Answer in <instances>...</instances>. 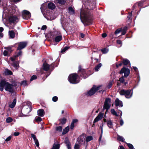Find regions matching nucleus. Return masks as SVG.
<instances>
[{
	"label": "nucleus",
	"mask_w": 149,
	"mask_h": 149,
	"mask_svg": "<svg viewBox=\"0 0 149 149\" xmlns=\"http://www.w3.org/2000/svg\"><path fill=\"white\" fill-rule=\"evenodd\" d=\"M6 90L10 92H13L16 87L14 85L9 84L4 80H2L0 83V90L3 91L4 87Z\"/></svg>",
	"instance_id": "1"
},
{
	"label": "nucleus",
	"mask_w": 149,
	"mask_h": 149,
	"mask_svg": "<svg viewBox=\"0 0 149 149\" xmlns=\"http://www.w3.org/2000/svg\"><path fill=\"white\" fill-rule=\"evenodd\" d=\"M78 76L77 74H70L68 77V80L69 82L72 84H77L78 82L77 80V78Z\"/></svg>",
	"instance_id": "2"
},
{
	"label": "nucleus",
	"mask_w": 149,
	"mask_h": 149,
	"mask_svg": "<svg viewBox=\"0 0 149 149\" xmlns=\"http://www.w3.org/2000/svg\"><path fill=\"white\" fill-rule=\"evenodd\" d=\"M119 73L120 74L124 73V77H128L130 74V70L127 68L123 67L120 71Z\"/></svg>",
	"instance_id": "3"
},
{
	"label": "nucleus",
	"mask_w": 149,
	"mask_h": 149,
	"mask_svg": "<svg viewBox=\"0 0 149 149\" xmlns=\"http://www.w3.org/2000/svg\"><path fill=\"white\" fill-rule=\"evenodd\" d=\"M9 20L11 23H14L17 22L19 20V19L16 15H12L9 17Z\"/></svg>",
	"instance_id": "4"
},
{
	"label": "nucleus",
	"mask_w": 149,
	"mask_h": 149,
	"mask_svg": "<svg viewBox=\"0 0 149 149\" xmlns=\"http://www.w3.org/2000/svg\"><path fill=\"white\" fill-rule=\"evenodd\" d=\"M22 16L23 18L25 19H28L31 17L30 13L26 10H24L22 12Z\"/></svg>",
	"instance_id": "5"
},
{
	"label": "nucleus",
	"mask_w": 149,
	"mask_h": 149,
	"mask_svg": "<svg viewBox=\"0 0 149 149\" xmlns=\"http://www.w3.org/2000/svg\"><path fill=\"white\" fill-rule=\"evenodd\" d=\"M29 110V109L28 108L26 109H22L21 111V113L19 114V116L20 117L27 116V114L29 113L27 112V111H28Z\"/></svg>",
	"instance_id": "6"
},
{
	"label": "nucleus",
	"mask_w": 149,
	"mask_h": 149,
	"mask_svg": "<svg viewBox=\"0 0 149 149\" xmlns=\"http://www.w3.org/2000/svg\"><path fill=\"white\" fill-rule=\"evenodd\" d=\"M101 86H97L93 85L91 89L88 92V93H95L97 92V91L100 89Z\"/></svg>",
	"instance_id": "7"
},
{
	"label": "nucleus",
	"mask_w": 149,
	"mask_h": 149,
	"mask_svg": "<svg viewBox=\"0 0 149 149\" xmlns=\"http://www.w3.org/2000/svg\"><path fill=\"white\" fill-rule=\"evenodd\" d=\"M55 33L56 35H58L55 38V41L56 42H59L62 39V36L61 35V33L60 31H56Z\"/></svg>",
	"instance_id": "8"
},
{
	"label": "nucleus",
	"mask_w": 149,
	"mask_h": 149,
	"mask_svg": "<svg viewBox=\"0 0 149 149\" xmlns=\"http://www.w3.org/2000/svg\"><path fill=\"white\" fill-rule=\"evenodd\" d=\"M85 138L84 136L81 135L77 138V141L78 142V143L79 144H84L85 143Z\"/></svg>",
	"instance_id": "9"
},
{
	"label": "nucleus",
	"mask_w": 149,
	"mask_h": 149,
	"mask_svg": "<svg viewBox=\"0 0 149 149\" xmlns=\"http://www.w3.org/2000/svg\"><path fill=\"white\" fill-rule=\"evenodd\" d=\"M114 104L116 107L119 106V107H121L123 106L122 102L118 98H116V99Z\"/></svg>",
	"instance_id": "10"
},
{
	"label": "nucleus",
	"mask_w": 149,
	"mask_h": 149,
	"mask_svg": "<svg viewBox=\"0 0 149 149\" xmlns=\"http://www.w3.org/2000/svg\"><path fill=\"white\" fill-rule=\"evenodd\" d=\"M103 113L101 112L99 113L97 116L95 118L93 121V123H96L98 121L101 120L102 118Z\"/></svg>",
	"instance_id": "11"
},
{
	"label": "nucleus",
	"mask_w": 149,
	"mask_h": 149,
	"mask_svg": "<svg viewBox=\"0 0 149 149\" xmlns=\"http://www.w3.org/2000/svg\"><path fill=\"white\" fill-rule=\"evenodd\" d=\"M64 143L66 144L68 149H71V144L68 137H66L65 138Z\"/></svg>",
	"instance_id": "12"
},
{
	"label": "nucleus",
	"mask_w": 149,
	"mask_h": 149,
	"mask_svg": "<svg viewBox=\"0 0 149 149\" xmlns=\"http://www.w3.org/2000/svg\"><path fill=\"white\" fill-rule=\"evenodd\" d=\"M26 43L25 42H21L19 43L18 47L17 48L18 50H21L24 48L26 46Z\"/></svg>",
	"instance_id": "13"
},
{
	"label": "nucleus",
	"mask_w": 149,
	"mask_h": 149,
	"mask_svg": "<svg viewBox=\"0 0 149 149\" xmlns=\"http://www.w3.org/2000/svg\"><path fill=\"white\" fill-rule=\"evenodd\" d=\"M18 52H16L15 54L13 57L10 58V59L12 61H13L16 60V57L21 55L22 54V51L20 50Z\"/></svg>",
	"instance_id": "14"
},
{
	"label": "nucleus",
	"mask_w": 149,
	"mask_h": 149,
	"mask_svg": "<svg viewBox=\"0 0 149 149\" xmlns=\"http://www.w3.org/2000/svg\"><path fill=\"white\" fill-rule=\"evenodd\" d=\"M38 115L40 116H43L45 114V112L44 110L42 109H40L38 110L37 111Z\"/></svg>",
	"instance_id": "15"
},
{
	"label": "nucleus",
	"mask_w": 149,
	"mask_h": 149,
	"mask_svg": "<svg viewBox=\"0 0 149 149\" xmlns=\"http://www.w3.org/2000/svg\"><path fill=\"white\" fill-rule=\"evenodd\" d=\"M80 17H81L84 18V19H86L88 17L87 13L84 11L81 10L80 13Z\"/></svg>",
	"instance_id": "16"
},
{
	"label": "nucleus",
	"mask_w": 149,
	"mask_h": 149,
	"mask_svg": "<svg viewBox=\"0 0 149 149\" xmlns=\"http://www.w3.org/2000/svg\"><path fill=\"white\" fill-rule=\"evenodd\" d=\"M69 13L71 15H73L75 13L74 8V7H69L68 8Z\"/></svg>",
	"instance_id": "17"
},
{
	"label": "nucleus",
	"mask_w": 149,
	"mask_h": 149,
	"mask_svg": "<svg viewBox=\"0 0 149 149\" xmlns=\"http://www.w3.org/2000/svg\"><path fill=\"white\" fill-rule=\"evenodd\" d=\"M55 7V5L54 3L51 2L48 3V8L52 10L54 9Z\"/></svg>",
	"instance_id": "18"
},
{
	"label": "nucleus",
	"mask_w": 149,
	"mask_h": 149,
	"mask_svg": "<svg viewBox=\"0 0 149 149\" xmlns=\"http://www.w3.org/2000/svg\"><path fill=\"white\" fill-rule=\"evenodd\" d=\"M78 122L77 119H75L72 120V121L70 125V128L71 129H73L74 127V124Z\"/></svg>",
	"instance_id": "19"
},
{
	"label": "nucleus",
	"mask_w": 149,
	"mask_h": 149,
	"mask_svg": "<svg viewBox=\"0 0 149 149\" xmlns=\"http://www.w3.org/2000/svg\"><path fill=\"white\" fill-rule=\"evenodd\" d=\"M17 101V100L16 99H13V101L12 103L9 105V107L11 108H13L15 105Z\"/></svg>",
	"instance_id": "20"
},
{
	"label": "nucleus",
	"mask_w": 149,
	"mask_h": 149,
	"mask_svg": "<svg viewBox=\"0 0 149 149\" xmlns=\"http://www.w3.org/2000/svg\"><path fill=\"white\" fill-rule=\"evenodd\" d=\"M49 65L47 63H45L43 64V69L45 71H47L49 70Z\"/></svg>",
	"instance_id": "21"
},
{
	"label": "nucleus",
	"mask_w": 149,
	"mask_h": 149,
	"mask_svg": "<svg viewBox=\"0 0 149 149\" xmlns=\"http://www.w3.org/2000/svg\"><path fill=\"white\" fill-rule=\"evenodd\" d=\"M70 129L69 126H68L66 127L63 130V131L62 133V134L63 135L67 133L69 131V130Z\"/></svg>",
	"instance_id": "22"
},
{
	"label": "nucleus",
	"mask_w": 149,
	"mask_h": 149,
	"mask_svg": "<svg viewBox=\"0 0 149 149\" xmlns=\"http://www.w3.org/2000/svg\"><path fill=\"white\" fill-rule=\"evenodd\" d=\"M60 147V145L58 143H54L51 149H59Z\"/></svg>",
	"instance_id": "23"
},
{
	"label": "nucleus",
	"mask_w": 149,
	"mask_h": 149,
	"mask_svg": "<svg viewBox=\"0 0 149 149\" xmlns=\"http://www.w3.org/2000/svg\"><path fill=\"white\" fill-rule=\"evenodd\" d=\"M110 105L109 104H104L103 109H106V111H107L110 108Z\"/></svg>",
	"instance_id": "24"
},
{
	"label": "nucleus",
	"mask_w": 149,
	"mask_h": 149,
	"mask_svg": "<svg viewBox=\"0 0 149 149\" xmlns=\"http://www.w3.org/2000/svg\"><path fill=\"white\" fill-rule=\"evenodd\" d=\"M120 93H132L133 92L132 90H128L126 91H125L123 89L121 90L120 92Z\"/></svg>",
	"instance_id": "25"
},
{
	"label": "nucleus",
	"mask_w": 149,
	"mask_h": 149,
	"mask_svg": "<svg viewBox=\"0 0 149 149\" xmlns=\"http://www.w3.org/2000/svg\"><path fill=\"white\" fill-rule=\"evenodd\" d=\"M8 33L10 38H13L15 37V34L13 31H9Z\"/></svg>",
	"instance_id": "26"
},
{
	"label": "nucleus",
	"mask_w": 149,
	"mask_h": 149,
	"mask_svg": "<svg viewBox=\"0 0 149 149\" xmlns=\"http://www.w3.org/2000/svg\"><path fill=\"white\" fill-rule=\"evenodd\" d=\"M67 120V119L65 118H61L59 120V121L60 122L61 124L62 125L65 124Z\"/></svg>",
	"instance_id": "27"
},
{
	"label": "nucleus",
	"mask_w": 149,
	"mask_h": 149,
	"mask_svg": "<svg viewBox=\"0 0 149 149\" xmlns=\"http://www.w3.org/2000/svg\"><path fill=\"white\" fill-rule=\"evenodd\" d=\"M55 2L61 5H64L65 3V0H56Z\"/></svg>",
	"instance_id": "28"
},
{
	"label": "nucleus",
	"mask_w": 149,
	"mask_h": 149,
	"mask_svg": "<svg viewBox=\"0 0 149 149\" xmlns=\"http://www.w3.org/2000/svg\"><path fill=\"white\" fill-rule=\"evenodd\" d=\"M117 139L118 140L123 142H125L124 141V139L123 137L119 135H117Z\"/></svg>",
	"instance_id": "29"
},
{
	"label": "nucleus",
	"mask_w": 149,
	"mask_h": 149,
	"mask_svg": "<svg viewBox=\"0 0 149 149\" xmlns=\"http://www.w3.org/2000/svg\"><path fill=\"white\" fill-rule=\"evenodd\" d=\"M107 125L110 128H113V123L111 120H110L107 121Z\"/></svg>",
	"instance_id": "30"
},
{
	"label": "nucleus",
	"mask_w": 149,
	"mask_h": 149,
	"mask_svg": "<svg viewBox=\"0 0 149 149\" xmlns=\"http://www.w3.org/2000/svg\"><path fill=\"white\" fill-rule=\"evenodd\" d=\"M26 104L28 105L29 107L28 108H29V110L28 111H27V112H30L32 110V108L31 106V102L29 101H28L26 102Z\"/></svg>",
	"instance_id": "31"
},
{
	"label": "nucleus",
	"mask_w": 149,
	"mask_h": 149,
	"mask_svg": "<svg viewBox=\"0 0 149 149\" xmlns=\"http://www.w3.org/2000/svg\"><path fill=\"white\" fill-rule=\"evenodd\" d=\"M123 63L125 65H127L129 64H130V63L129 61L126 59H123Z\"/></svg>",
	"instance_id": "32"
},
{
	"label": "nucleus",
	"mask_w": 149,
	"mask_h": 149,
	"mask_svg": "<svg viewBox=\"0 0 149 149\" xmlns=\"http://www.w3.org/2000/svg\"><path fill=\"white\" fill-rule=\"evenodd\" d=\"M121 95H124L125 97L127 98H130L132 94H120Z\"/></svg>",
	"instance_id": "33"
},
{
	"label": "nucleus",
	"mask_w": 149,
	"mask_h": 149,
	"mask_svg": "<svg viewBox=\"0 0 149 149\" xmlns=\"http://www.w3.org/2000/svg\"><path fill=\"white\" fill-rule=\"evenodd\" d=\"M111 112L112 114L113 115H115L116 116H118V115L116 112L115 111V110L113 109H112L111 110Z\"/></svg>",
	"instance_id": "34"
},
{
	"label": "nucleus",
	"mask_w": 149,
	"mask_h": 149,
	"mask_svg": "<svg viewBox=\"0 0 149 149\" xmlns=\"http://www.w3.org/2000/svg\"><path fill=\"white\" fill-rule=\"evenodd\" d=\"M93 139V138L91 136H88L86 137V142H89Z\"/></svg>",
	"instance_id": "35"
},
{
	"label": "nucleus",
	"mask_w": 149,
	"mask_h": 149,
	"mask_svg": "<svg viewBox=\"0 0 149 149\" xmlns=\"http://www.w3.org/2000/svg\"><path fill=\"white\" fill-rule=\"evenodd\" d=\"M5 73L7 75H11L12 74V72L8 69H6Z\"/></svg>",
	"instance_id": "36"
},
{
	"label": "nucleus",
	"mask_w": 149,
	"mask_h": 149,
	"mask_svg": "<svg viewBox=\"0 0 149 149\" xmlns=\"http://www.w3.org/2000/svg\"><path fill=\"white\" fill-rule=\"evenodd\" d=\"M13 120V119L10 117H9L6 118V121L7 123H10L12 122Z\"/></svg>",
	"instance_id": "37"
},
{
	"label": "nucleus",
	"mask_w": 149,
	"mask_h": 149,
	"mask_svg": "<svg viewBox=\"0 0 149 149\" xmlns=\"http://www.w3.org/2000/svg\"><path fill=\"white\" fill-rule=\"evenodd\" d=\"M102 64L100 63L98 65H97L95 68V70L96 71H98L100 68L101 67Z\"/></svg>",
	"instance_id": "38"
},
{
	"label": "nucleus",
	"mask_w": 149,
	"mask_h": 149,
	"mask_svg": "<svg viewBox=\"0 0 149 149\" xmlns=\"http://www.w3.org/2000/svg\"><path fill=\"white\" fill-rule=\"evenodd\" d=\"M111 102V99L109 98H106L104 102V104H109Z\"/></svg>",
	"instance_id": "39"
},
{
	"label": "nucleus",
	"mask_w": 149,
	"mask_h": 149,
	"mask_svg": "<svg viewBox=\"0 0 149 149\" xmlns=\"http://www.w3.org/2000/svg\"><path fill=\"white\" fill-rule=\"evenodd\" d=\"M35 120L37 122H40L42 120V119L39 116H37L35 118Z\"/></svg>",
	"instance_id": "40"
},
{
	"label": "nucleus",
	"mask_w": 149,
	"mask_h": 149,
	"mask_svg": "<svg viewBox=\"0 0 149 149\" xmlns=\"http://www.w3.org/2000/svg\"><path fill=\"white\" fill-rule=\"evenodd\" d=\"M62 130V126H59L56 127V130L59 132H61Z\"/></svg>",
	"instance_id": "41"
},
{
	"label": "nucleus",
	"mask_w": 149,
	"mask_h": 149,
	"mask_svg": "<svg viewBox=\"0 0 149 149\" xmlns=\"http://www.w3.org/2000/svg\"><path fill=\"white\" fill-rule=\"evenodd\" d=\"M19 62H17V63L14 62L13 64V66L15 68H17L19 67Z\"/></svg>",
	"instance_id": "42"
},
{
	"label": "nucleus",
	"mask_w": 149,
	"mask_h": 149,
	"mask_svg": "<svg viewBox=\"0 0 149 149\" xmlns=\"http://www.w3.org/2000/svg\"><path fill=\"white\" fill-rule=\"evenodd\" d=\"M101 51L103 54H106L109 51V49H107L104 48L101 50Z\"/></svg>",
	"instance_id": "43"
},
{
	"label": "nucleus",
	"mask_w": 149,
	"mask_h": 149,
	"mask_svg": "<svg viewBox=\"0 0 149 149\" xmlns=\"http://www.w3.org/2000/svg\"><path fill=\"white\" fill-rule=\"evenodd\" d=\"M4 48L6 49L7 51L10 53H11L12 50H11V47H5Z\"/></svg>",
	"instance_id": "44"
},
{
	"label": "nucleus",
	"mask_w": 149,
	"mask_h": 149,
	"mask_svg": "<svg viewBox=\"0 0 149 149\" xmlns=\"http://www.w3.org/2000/svg\"><path fill=\"white\" fill-rule=\"evenodd\" d=\"M122 29H118L116 30V31L115 32V34L116 35L119 33H120L122 30Z\"/></svg>",
	"instance_id": "45"
},
{
	"label": "nucleus",
	"mask_w": 149,
	"mask_h": 149,
	"mask_svg": "<svg viewBox=\"0 0 149 149\" xmlns=\"http://www.w3.org/2000/svg\"><path fill=\"white\" fill-rule=\"evenodd\" d=\"M21 84L23 86H25L27 85V84L26 81H22L21 82Z\"/></svg>",
	"instance_id": "46"
},
{
	"label": "nucleus",
	"mask_w": 149,
	"mask_h": 149,
	"mask_svg": "<svg viewBox=\"0 0 149 149\" xmlns=\"http://www.w3.org/2000/svg\"><path fill=\"white\" fill-rule=\"evenodd\" d=\"M127 145L130 149H133L134 147L133 145L130 143H127Z\"/></svg>",
	"instance_id": "47"
},
{
	"label": "nucleus",
	"mask_w": 149,
	"mask_h": 149,
	"mask_svg": "<svg viewBox=\"0 0 149 149\" xmlns=\"http://www.w3.org/2000/svg\"><path fill=\"white\" fill-rule=\"evenodd\" d=\"M58 100V97L56 96H55L52 97V101L54 102H56Z\"/></svg>",
	"instance_id": "48"
},
{
	"label": "nucleus",
	"mask_w": 149,
	"mask_h": 149,
	"mask_svg": "<svg viewBox=\"0 0 149 149\" xmlns=\"http://www.w3.org/2000/svg\"><path fill=\"white\" fill-rule=\"evenodd\" d=\"M31 137L33 139L34 141L37 139L36 136L34 134H31Z\"/></svg>",
	"instance_id": "49"
},
{
	"label": "nucleus",
	"mask_w": 149,
	"mask_h": 149,
	"mask_svg": "<svg viewBox=\"0 0 149 149\" xmlns=\"http://www.w3.org/2000/svg\"><path fill=\"white\" fill-rule=\"evenodd\" d=\"M80 148V146L78 144L76 143L74 146V149H79Z\"/></svg>",
	"instance_id": "50"
},
{
	"label": "nucleus",
	"mask_w": 149,
	"mask_h": 149,
	"mask_svg": "<svg viewBox=\"0 0 149 149\" xmlns=\"http://www.w3.org/2000/svg\"><path fill=\"white\" fill-rule=\"evenodd\" d=\"M124 76H123L122 77H120L119 79V81L120 82L122 83H123L124 82Z\"/></svg>",
	"instance_id": "51"
},
{
	"label": "nucleus",
	"mask_w": 149,
	"mask_h": 149,
	"mask_svg": "<svg viewBox=\"0 0 149 149\" xmlns=\"http://www.w3.org/2000/svg\"><path fill=\"white\" fill-rule=\"evenodd\" d=\"M17 95L16 94H13V95H12V94H11V98L12 99L14 98L16 99H17Z\"/></svg>",
	"instance_id": "52"
},
{
	"label": "nucleus",
	"mask_w": 149,
	"mask_h": 149,
	"mask_svg": "<svg viewBox=\"0 0 149 149\" xmlns=\"http://www.w3.org/2000/svg\"><path fill=\"white\" fill-rule=\"evenodd\" d=\"M37 79V76L36 75H33L32 76L30 79V81H32L34 79Z\"/></svg>",
	"instance_id": "53"
},
{
	"label": "nucleus",
	"mask_w": 149,
	"mask_h": 149,
	"mask_svg": "<svg viewBox=\"0 0 149 149\" xmlns=\"http://www.w3.org/2000/svg\"><path fill=\"white\" fill-rule=\"evenodd\" d=\"M35 144L37 147H39V143L38 140L37 139V140L34 141Z\"/></svg>",
	"instance_id": "54"
},
{
	"label": "nucleus",
	"mask_w": 149,
	"mask_h": 149,
	"mask_svg": "<svg viewBox=\"0 0 149 149\" xmlns=\"http://www.w3.org/2000/svg\"><path fill=\"white\" fill-rule=\"evenodd\" d=\"M127 29V27H125L124 28L123 30L122 33V35H124L126 33Z\"/></svg>",
	"instance_id": "55"
},
{
	"label": "nucleus",
	"mask_w": 149,
	"mask_h": 149,
	"mask_svg": "<svg viewBox=\"0 0 149 149\" xmlns=\"http://www.w3.org/2000/svg\"><path fill=\"white\" fill-rule=\"evenodd\" d=\"M11 138L12 136H9L5 140V141H10L11 139Z\"/></svg>",
	"instance_id": "56"
},
{
	"label": "nucleus",
	"mask_w": 149,
	"mask_h": 149,
	"mask_svg": "<svg viewBox=\"0 0 149 149\" xmlns=\"http://www.w3.org/2000/svg\"><path fill=\"white\" fill-rule=\"evenodd\" d=\"M112 86V82L111 81L109 82L108 85L107 87L108 88H110Z\"/></svg>",
	"instance_id": "57"
},
{
	"label": "nucleus",
	"mask_w": 149,
	"mask_h": 149,
	"mask_svg": "<svg viewBox=\"0 0 149 149\" xmlns=\"http://www.w3.org/2000/svg\"><path fill=\"white\" fill-rule=\"evenodd\" d=\"M20 133L18 132H14L13 135L15 136H18L19 134Z\"/></svg>",
	"instance_id": "58"
},
{
	"label": "nucleus",
	"mask_w": 149,
	"mask_h": 149,
	"mask_svg": "<svg viewBox=\"0 0 149 149\" xmlns=\"http://www.w3.org/2000/svg\"><path fill=\"white\" fill-rule=\"evenodd\" d=\"M47 28V27L45 25H44L42 26L41 28V29L42 30H45Z\"/></svg>",
	"instance_id": "59"
},
{
	"label": "nucleus",
	"mask_w": 149,
	"mask_h": 149,
	"mask_svg": "<svg viewBox=\"0 0 149 149\" xmlns=\"http://www.w3.org/2000/svg\"><path fill=\"white\" fill-rule=\"evenodd\" d=\"M8 52L6 50H5L3 52V55L4 56H7L8 55Z\"/></svg>",
	"instance_id": "60"
},
{
	"label": "nucleus",
	"mask_w": 149,
	"mask_h": 149,
	"mask_svg": "<svg viewBox=\"0 0 149 149\" xmlns=\"http://www.w3.org/2000/svg\"><path fill=\"white\" fill-rule=\"evenodd\" d=\"M104 124L103 122H102L101 124L100 125V128L101 129V130H103V127Z\"/></svg>",
	"instance_id": "61"
},
{
	"label": "nucleus",
	"mask_w": 149,
	"mask_h": 149,
	"mask_svg": "<svg viewBox=\"0 0 149 149\" xmlns=\"http://www.w3.org/2000/svg\"><path fill=\"white\" fill-rule=\"evenodd\" d=\"M124 123V122L122 119H120V124L121 126L123 125Z\"/></svg>",
	"instance_id": "62"
},
{
	"label": "nucleus",
	"mask_w": 149,
	"mask_h": 149,
	"mask_svg": "<svg viewBox=\"0 0 149 149\" xmlns=\"http://www.w3.org/2000/svg\"><path fill=\"white\" fill-rule=\"evenodd\" d=\"M118 149H125V148L123 146H119Z\"/></svg>",
	"instance_id": "63"
},
{
	"label": "nucleus",
	"mask_w": 149,
	"mask_h": 149,
	"mask_svg": "<svg viewBox=\"0 0 149 149\" xmlns=\"http://www.w3.org/2000/svg\"><path fill=\"white\" fill-rule=\"evenodd\" d=\"M107 36V34L105 33H104L102 34V36L103 38H105Z\"/></svg>",
	"instance_id": "64"
}]
</instances>
